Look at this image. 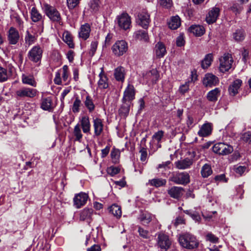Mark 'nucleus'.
I'll list each match as a JSON object with an SVG mask.
<instances>
[{
	"instance_id": "obj_1",
	"label": "nucleus",
	"mask_w": 251,
	"mask_h": 251,
	"mask_svg": "<svg viewBox=\"0 0 251 251\" xmlns=\"http://www.w3.org/2000/svg\"><path fill=\"white\" fill-rule=\"evenodd\" d=\"M180 245L184 248L193 249L198 247L199 243L196 237L189 233L180 235L179 237Z\"/></svg>"
},
{
	"instance_id": "obj_2",
	"label": "nucleus",
	"mask_w": 251,
	"mask_h": 251,
	"mask_svg": "<svg viewBox=\"0 0 251 251\" xmlns=\"http://www.w3.org/2000/svg\"><path fill=\"white\" fill-rule=\"evenodd\" d=\"M38 91L34 88L23 87L15 92V98L18 100L31 99L38 94Z\"/></svg>"
},
{
	"instance_id": "obj_3",
	"label": "nucleus",
	"mask_w": 251,
	"mask_h": 251,
	"mask_svg": "<svg viewBox=\"0 0 251 251\" xmlns=\"http://www.w3.org/2000/svg\"><path fill=\"white\" fill-rule=\"evenodd\" d=\"M44 11L46 15L51 21L60 23L62 20L61 15L54 7L47 3L44 4Z\"/></svg>"
},
{
	"instance_id": "obj_4",
	"label": "nucleus",
	"mask_w": 251,
	"mask_h": 251,
	"mask_svg": "<svg viewBox=\"0 0 251 251\" xmlns=\"http://www.w3.org/2000/svg\"><path fill=\"white\" fill-rule=\"evenodd\" d=\"M43 50L38 45L35 46L28 51L27 57L33 63H40L42 57Z\"/></svg>"
},
{
	"instance_id": "obj_5",
	"label": "nucleus",
	"mask_w": 251,
	"mask_h": 251,
	"mask_svg": "<svg viewBox=\"0 0 251 251\" xmlns=\"http://www.w3.org/2000/svg\"><path fill=\"white\" fill-rule=\"evenodd\" d=\"M212 150L215 153L222 155H227L233 151V147L224 143H218L215 144Z\"/></svg>"
},
{
	"instance_id": "obj_6",
	"label": "nucleus",
	"mask_w": 251,
	"mask_h": 251,
	"mask_svg": "<svg viewBox=\"0 0 251 251\" xmlns=\"http://www.w3.org/2000/svg\"><path fill=\"white\" fill-rule=\"evenodd\" d=\"M170 180L178 184H187L190 182V176L186 172H174L170 178Z\"/></svg>"
},
{
	"instance_id": "obj_7",
	"label": "nucleus",
	"mask_w": 251,
	"mask_h": 251,
	"mask_svg": "<svg viewBox=\"0 0 251 251\" xmlns=\"http://www.w3.org/2000/svg\"><path fill=\"white\" fill-rule=\"evenodd\" d=\"M219 61V69L220 72L222 73L228 71L231 68L233 62L231 55L229 53L224 54L223 56L220 58Z\"/></svg>"
},
{
	"instance_id": "obj_8",
	"label": "nucleus",
	"mask_w": 251,
	"mask_h": 251,
	"mask_svg": "<svg viewBox=\"0 0 251 251\" xmlns=\"http://www.w3.org/2000/svg\"><path fill=\"white\" fill-rule=\"evenodd\" d=\"M127 43L124 40L117 41L112 47L113 53L117 56L123 55L127 50Z\"/></svg>"
},
{
	"instance_id": "obj_9",
	"label": "nucleus",
	"mask_w": 251,
	"mask_h": 251,
	"mask_svg": "<svg viewBox=\"0 0 251 251\" xmlns=\"http://www.w3.org/2000/svg\"><path fill=\"white\" fill-rule=\"evenodd\" d=\"M117 23L120 28L127 30L130 28L131 25L130 17L126 13H123L117 17Z\"/></svg>"
},
{
	"instance_id": "obj_10",
	"label": "nucleus",
	"mask_w": 251,
	"mask_h": 251,
	"mask_svg": "<svg viewBox=\"0 0 251 251\" xmlns=\"http://www.w3.org/2000/svg\"><path fill=\"white\" fill-rule=\"evenodd\" d=\"M157 245L161 249L167 251L171 245V241L169 236L162 232L158 234Z\"/></svg>"
},
{
	"instance_id": "obj_11",
	"label": "nucleus",
	"mask_w": 251,
	"mask_h": 251,
	"mask_svg": "<svg viewBox=\"0 0 251 251\" xmlns=\"http://www.w3.org/2000/svg\"><path fill=\"white\" fill-rule=\"evenodd\" d=\"M7 40L10 45L17 44L20 40V34L18 30L12 26L9 29L7 34Z\"/></svg>"
},
{
	"instance_id": "obj_12",
	"label": "nucleus",
	"mask_w": 251,
	"mask_h": 251,
	"mask_svg": "<svg viewBox=\"0 0 251 251\" xmlns=\"http://www.w3.org/2000/svg\"><path fill=\"white\" fill-rule=\"evenodd\" d=\"M88 199V196L85 193L76 194L74 198V205L77 208H79L86 203Z\"/></svg>"
},
{
	"instance_id": "obj_13",
	"label": "nucleus",
	"mask_w": 251,
	"mask_h": 251,
	"mask_svg": "<svg viewBox=\"0 0 251 251\" xmlns=\"http://www.w3.org/2000/svg\"><path fill=\"white\" fill-rule=\"evenodd\" d=\"M94 214V210L92 208H85L79 213V220L86 221L89 224L92 221V217Z\"/></svg>"
},
{
	"instance_id": "obj_14",
	"label": "nucleus",
	"mask_w": 251,
	"mask_h": 251,
	"mask_svg": "<svg viewBox=\"0 0 251 251\" xmlns=\"http://www.w3.org/2000/svg\"><path fill=\"white\" fill-rule=\"evenodd\" d=\"M218 82V78L212 74H206L203 80V84L206 87L215 86Z\"/></svg>"
},
{
	"instance_id": "obj_15",
	"label": "nucleus",
	"mask_w": 251,
	"mask_h": 251,
	"mask_svg": "<svg viewBox=\"0 0 251 251\" xmlns=\"http://www.w3.org/2000/svg\"><path fill=\"white\" fill-rule=\"evenodd\" d=\"M220 14V9L218 7H213L206 17V21L209 24L215 23Z\"/></svg>"
},
{
	"instance_id": "obj_16",
	"label": "nucleus",
	"mask_w": 251,
	"mask_h": 251,
	"mask_svg": "<svg viewBox=\"0 0 251 251\" xmlns=\"http://www.w3.org/2000/svg\"><path fill=\"white\" fill-rule=\"evenodd\" d=\"M134 87L129 84L124 92L122 101L130 103V101L134 98Z\"/></svg>"
},
{
	"instance_id": "obj_17",
	"label": "nucleus",
	"mask_w": 251,
	"mask_h": 251,
	"mask_svg": "<svg viewBox=\"0 0 251 251\" xmlns=\"http://www.w3.org/2000/svg\"><path fill=\"white\" fill-rule=\"evenodd\" d=\"M184 189L181 187L173 186L168 190L169 196L174 199H178L183 195Z\"/></svg>"
},
{
	"instance_id": "obj_18",
	"label": "nucleus",
	"mask_w": 251,
	"mask_h": 251,
	"mask_svg": "<svg viewBox=\"0 0 251 251\" xmlns=\"http://www.w3.org/2000/svg\"><path fill=\"white\" fill-rule=\"evenodd\" d=\"M8 71L7 69L0 66V82L7 81L11 75L13 67L11 65H8Z\"/></svg>"
},
{
	"instance_id": "obj_19",
	"label": "nucleus",
	"mask_w": 251,
	"mask_h": 251,
	"mask_svg": "<svg viewBox=\"0 0 251 251\" xmlns=\"http://www.w3.org/2000/svg\"><path fill=\"white\" fill-rule=\"evenodd\" d=\"M242 81L241 80L237 79L235 80L228 88V92L230 96H234L238 92V90L240 88Z\"/></svg>"
},
{
	"instance_id": "obj_20",
	"label": "nucleus",
	"mask_w": 251,
	"mask_h": 251,
	"mask_svg": "<svg viewBox=\"0 0 251 251\" xmlns=\"http://www.w3.org/2000/svg\"><path fill=\"white\" fill-rule=\"evenodd\" d=\"M94 134L96 136H100L103 131V125L101 119L96 118L93 119Z\"/></svg>"
},
{
	"instance_id": "obj_21",
	"label": "nucleus",
	"mask_w": 251,
	"mask_h": 251,
	"mask_svg": "<svg viewBox=\"0 0 251 251\" xmlns=\"http://www.w3.org/2000/svg\"><path fill=\"white\" fill-rule=\"evenodd\" d=\"M101 72L99 75L100 79L98 82V87L100 89H106L108 87V78L104 73L103 68H101Z\"/></svg>"
},
{
	"instance_id": "obj_22",
	"label": "nucleus",
	"mask_w": 251,
	"mask_h": 251,
	"mask_svg": "<svg viewBox=\"0 0 251 251\" xmlns=\"http://www.w3.org/2000/svg\"><path fill=\"white\" fill-rule=\"evenodd\" d=\"M221 94V90L219 88H216L208 92L206 95V99L210 102H215Z\"/></svg>"
},
{
	"instance_id": "obj_23",
	"label": "nucleus",
	"mask_w": 251,
	"mask_h": 251,
	"mask_svg": "<svg viewBox=\"0 0 251 251\" xmlns=\"http://www.w3.org/2000/svg\"><path fill=\"white\" fill-rule=\"evenodd\" d=\"M193 161L190 158H185L176 162V167L178 169L184 170L189 168L192 164Z\"/></svg>"
},
{
	"instance_id": "obj_24",
	"label": "nucleus",
	"mask_w": 251,
	"mask_h": 251,
	"mask_svg": "<svg viewBox=\"0 0 251 251\" xmlns=\"http://www.w3.org/2000/svg\"><path fill=\"white\" fill-rule=\"evenodd\" d=\"M91 31L90 26L88 24L81 25L79 32V37L85 40L89 38Z\"/></svg>"
},
{
	"instance_id": "obj_25",
	"label": "nucleus",
	"mask_w": 251,
	"mask_h": 251,
	"mask_svg": "<svg viewBox=\"0 0 251 251\" xmlns=\"http://www.w3.org/2000/svg\"><path fill=\"white\" fill-rule=\"evenodd\" d=\"M156 55L158 58L163 57L166 53V47L162 42H158L155 46Z\"/></svg>"
},
{
	"instance_id": "obj_26",
	"label": "nucleus",
	"mask_w": 251,
	"mask_h": 251,
	"mask_svg": "<svg viewBox=\"0 0 251 251\" xmlns=\"http://www.w3.org/2000/svg\"><path fill=\"white\" fill-rule=\"evenodd\" d=\"M189 30L196 36H201L205 32L204 27L200 25H192L189 27Z\"/></svg>"
},
{
	"instance_id": "obj_27",
	"label": "nucleus",
	"mask_w": 251,
	"mask_h": 251,
	"mask_svg": "<svg viewBox=\"0 0 251 251\" xmlns=\"http://www.w3.org/2000/svg\"><path fill=\"white\" fill-rule=\"evenodd\" d=\"M81 126L84 133H89L90 131L91 125L88 116H83L80 121Z\"/></svg>"
},
{
	"instance_id": "obj_28",
	"label": "nucleus",
	"mask_w": 251,
	"mask_h": 251,
	"mask_svg": "<svg viewBox=\"0 0 251 251\" xmlns=\"http://www.w3.org/2000/svg\"><path fill=\"white\" fill-rule=\"evenodd\" d=\"M212 131L211 126L210 124H205L202 125L200 130L198 131V134L201 137H206L209 135Z\"/></svg>"
},
{
	"instance_id": "obj_29",
	"label": "nucleus",
	"mask_w": 251,
	"mask_h": 251,
	"mask_svg": "<svg viewBox=\"0 0 251 251\" xmlns=\"http://www.w3.org/2000/svg\"><path fill=\"white\" fill-rule=\"evenodd\" d=\"M130 103L129 102L123 101V103L118 111L119 114L121 117L125 118L128 115L129 111Z\"/></svg>"
},
{
	"instance_id": "obj_30",
	"label": "nucleus",
	"mask_w": 251,
	"mask_h": 251,
	"mask_svg": "<svg viewBox=\"0 0 251 251\" xmlns=\"http://www.w3.org/2000/svg\"><path fill=\"white\" fill-rule=\"evenodd\" d=\"M146 77L149 79L152 83H156L158 80L159 75L156 69H152L151 70L148 72L146 75Z\"/></svg>"
},
{
	"instance_id": "obj_31",
	"label": "nucleus",
	"mask_w": 251,
	"mask_h": 251,
	"mask_svg": "<svg viewBox=\"0 0 251 251\" xmlns=\"http://www.w3.org/2000/svg\"><path fill=\"white\" fill-rule=\"evenodd\" d=\"M52 101L51 97L43 98L41 103V108L45 110L51 111L53 109Z\"/></svg>"
},
{
	"instance_id": "obj_32",
	"label": "nucleus",
	"mask_w": 251,
	"mask_h": 251,
	"mask_svg": "<svg viewBox=\"0 0 251 251\" xmlns=\"http://www.w3.org/2000/svg\"><path fill=\"white\" fill-rule=\"evenodd\" d=\"M22 81L23 84L29 85L33 87H36L37 85V82L32 75H23L22 76Z\"/></svg>"
},
{
	"instance_id": "obj_33",
	"label": "nucleus",
	"mask_w": 251,
	"mask_h": 251,
	"mask_svg": "<svg viewBox=\"0 0 251 251\" xmlns=\"http://www.w3.org/2000/svg\"><path fill=\"white\" fill-rule=\"evenodd\" d=\"M169 28L172 29H176L181 25L180 19L178 16H173L168 23Z\"/></svg>"
},
{
	"instance_id": "obj_34",
	"label": "nucleus",
	"mask_w": 251,
	"mask_h": 251,
	"mask_svg": "<svg viewBox=\"0 0 251 251\" xmlns=\"http://www.w3.org/2000/svg\"><path fill=\"white\" fill-rule=\"evenodd\" d=\"M114 76L116 80L124 81L125 79V69L123 67H119L115 69Z\"/></svg>"
},
{
	"instance_id": "obj_35",
	"label": "nucleus",
	"mask_w": 251,
	"mask_h": 251,
	"mask_svg": "<svg viewBox=\"0 0 251 251\" xmlns=\"http://www.w3.org/2000/svg\"><path fill=\"white\" fill-rule=\"evenodd\" d=\"M109 212L117 218L121 217L122 215V210L120 206L117 204H114L108 208Z\"/></svg>"
},
{
	"instance_id": "obj_36",
	"label": "nucleus",
	"mask_w": 251,
	"mask_h": 251,
	"mask_svg": "<svg viewBox=\"0 0 251 251\" xmlns=\"http://www.w3.org/2000/svg\"><path fill=\"white\" fill-rule=\"evenodd\" d=\"M212 53L206 54L204 59L201 61V66L203 69H207L211 64L213 61Z\"/></svg>"
},
{
	"instance_id": "obj_37",
	"label": "nucleus",
	"mask_w": 251,
	"mask_h": 251,
	"mask_svg": "<svg viewBox=\"0 0 251 251\" xmlns=\"http://www.w3.org/2000/svg\"><path fill=\"white\" fill-rule=\"evenodd\" d=\"M151 185L155 187H159L165 186L166 184L167 181L165 179L161 178H154L149 180Z\"/></svg>"
},
{
	"instance_id": "obj_38",
	"label": "nucleus",
	"mask_w": 251,
	"mask_h": 251,
	"mask_svg": "<svg viewBox=\"0 0 251 251\" xmlns=\"http://www.w3.org/2000/svg\"><path fill=\"white\" fill-rule=\"evenodd\" d=\"M153 216L147 211L142 212V226H150Z\"/></svg>"
},
{
	"instance_id": "obj_39",
	"label": "nucleus",
	"mask_w": 251,
	"mask_h": 251,
	"mask_svg": "<svg viewBox=\"0 0 251 251\" xmlns=\"http://www.w3.org/2000/svg\"><path fill=\"white\" fill-rule=\"evenodd\" d=\"M30 15L32 21L35 23L40 21L42 18V15L35 7L32 8Z\"/></svg>"
},
{
	"instance_id": "obj_40",
	"label": "nucleus",
	"mask_w": 251,
	"mask_h": 251,
	"mask_svg": "<svg viewBox=\"0 0 251 251\" xmlns=\"http://www.w3.org/2000/svg\"><path fill=\"white\" fill-rule=\"evenodd\" d=\"M63 41L68 45L69 48L73 49L75 45L73 42V38L71 34L68 32H65L63 34Z\"/></svg>"
},
{
	"instance_id": "obj_41",
	"label": "nucleus",
	"mask_w": 251,
	"mask_h": 251,
	"mask_svg": "<svg viewBox=\"0 0 251 251\" xmlns=\"http://www.w3.org/2000/svg\"><path fill=\"white\" fill-rule=\"evenodd\" d=\"M142 28L147 29L150 23V15L145 10H142Z\"/></svg>"
},
{
	"instance_id": "obj_42",
	"label": "nucleus",
	"mask_w": 251,
	"mask_h": 251,
	"mask_svg": "<svg viewBox=\"0 0 251 251\" xmlns=\"http://www.w3.org/2000/svg\"><path fill=\"white\" fill-rule=\"evenodd\" d=\"M100 5V0H90L89 6L91 12L95 13L99 10Z\"/></svg>"
},
{
	"instance_id": "obj_43",
	"label": "nucleus",
	"mask_w": 251,
	"mask_h": 251,
	"mask_svg": "<svg viewBox=\"0 0 251 251\" xmlns=\"http://www.w3.org/2000/svg\"><path fill=\"white\" fill-rule=\"evenodd\" d=\"M212 173L211 166L208 164H204L201 168V174L203 177H207Z\"/></svg>"
},
{
	"instance_id": "obj_44",
	"label": "nucleus",
	"mask_w": 251,
	"mask_h": 251,
	"mask_svg": "<svg viewBox=\"0 0 251 251\" xmlns=\"http://www.w3.org/2000/svg\"><path fill=\"white\" fill-rule=\"evenodd\" d=\"M245 33L242 29L236 30L233 33V38L237 42H240L245 39Z\"/></svg>"
},
{
	"instance_id": "obj_45",
	"label": "nucleus",
	"mask_w": 251,
	"mask_h": 251,
	"mask_svg": "<svg viewBox=\"0 0 251 251\" xmlns=\"http://www.w3.org/2000/svg\"><path fill=\"white\" fill-rule=\"evenodd\" d=\"M84 104L90 113L92 112L95 108L92 99L89 96H87L84 101Z\"/></svg>"
},
{
	"instance_id": "obj_46",
	"label": "nucleus",
	"mask_w": 251,
	"mask_h": 251,
	"mask_svg": "<svg viewBox=\"0 0 251 251\" xmlns=\"http://www.w3.org/2000/svg\"><path fill=\"white\" fill-rule=\"evenodd\" d=\"M184 212L190 216L196 222H199L201 220L199 213L193 210H184Z\"/></svg>"
},
{
	"instance_id": "obj_47",
	"label": "nucleus",
	"mask_w": 251,
	"mask_h": 251,
	"mask_svg": "<svg viewBox=\"0 0 251 251\" xmlns=\"http://www.w3.org/2000/svg\"><path fill=\"white\" fill-rule=\"evenodd\" d=\"M73 133L75 136V140L80 141L82 138V134L81 133L80 125L78 124L75 126Z\"/></svg>"
},
{
	"instance_id": "obj_48",
	"label": "nucleus",
	"mask_w": 251,
	"mask_h": 251,
	"mask_svg": "<svg viewBox=\"0 0 251 251\" xmlns=\"http://www.w3.org/2000/svg\"><path fill=\"white\" fill-rule=\"evenodd\" d=\"M25 44L29 47L34 43L35 37L34 36L31 34L28 30H27L25 35Z\"/></svg>"
},
{
	"instance_id": "obj_49",
	"label": "nucleus",
	"mask_w": 251,
	"mask_h": 251,
	"mask_svg": "<svg viewBox=\"0 0 251 251\" xmlns=\"http://www.w3.org/2000/svg\"><path fill=\"white\" fill-rule=\"evenodd\" d=\"M82 104L81 100L78 97H76L73 103V107L72 108L73 113H76L79 112V107Z\"/></svg>"
},
{
	"instance_id": "obj_50",
	"label": "nucleus",
	"mask_w": 251,
	"mask_h": 251,
	"mask_svg": "<svg viewBox=\"0 0 251 251\" xmlns=\"http://www.w3.org/2000/svg\"><path fill=\"white\" fill-rule=\"evenodd\" d=\"M241 139L244 142L251 145V131H248L244 133L242 135Z\"/></svg>"
},
{
	"instance_id": "obj_51",
	"label": "nucleus",
	"mask_w": 251,
	"mask_h": 251,
	"mask_svg": "<svg viewBox=\"0 0 251 251\" xmlns=\"http://www.w3.org/2000/svg\"><path fill=\"white\" fill-rule=\"evenodd\" d=\"M159 3L161 6L166 9H170L173 6L172 0H159Z\"/></svg>"
},
{
	"instance_id": "obj_52",
	"label": "nucleus",
	"mask_w": 251,
	"mask_h": 251,
	"mask_svg": "<svg viewBox=\"0 0 251 251\" xmlns=\"http://www.w3.org/2000/svg\"><path fill=\"white\" fill-rule=\"evenodd\" d=\"M80 0H67V3L69 9H73L79 3Z\"/></svg>"
},
{
	"instance_id": "obj_53",
	"label": "nucleus",
	"mask_w": 251,
	"mask_h": 251,
	"mask_svg": "<svg viewBox=\"0 0 251 251\" xmlns=\"http://www.w3.org/2000/svg\"><path fill=\"white\" fill-rule=\"evenodd\" d=\"M229 9L236 15L239 14L242 10L241 7L237 3H234L230 7Z\"/></svg>"
},
{
	"instance_id": "obj_54",
	"label": "nucleus",
	"mask_w": 251,
	"mask_h": 251,
	"mask_svg": "<svg viewBox=\"0 0 251 251\" xmlns=\"http://www.w3.org/2000/svg\"><path fill=\"white\" fill-rule=\"evenodd\" d=\"M120 171V168L117 167L111 166L107 169V173L111 176L118 174Z\"/></svg>"
},
{
	"instance_id": "obj_55",
	"label": "nucleus",
	"mask_w": 251,
	"mask_h": 251,
	"mask_svg": "<svg viewBox=\"0 0 251 251\" xmlns=\"http://www.w3.org/2000/svg\"><path fill=\"white\" fill-rule=\"evenodd\" d=\"M113 37V35L111 33H108L105 37L104 43L102 46L103 49L106 48L109 46L111 43V40Z\"/></svg>"
},
{
	"instance_id": "obj_56",
	"label": "nucleus",
	"mask_w": 251,
	"mask_h": 251,
	"mask_svg": "<svg viewBox=\"0 0 251 251\" xmlns=\"http://www.w3.org/2000/svg\"><path fill=\"white\" fill-rule=\"evenodd\" d=\"M189 89V81L186 82L185 84L180 86L179 91L180 93L184 94Z\"/></svg>"
},
{
	"instance_id": "obj_57",
	"label": "nucleus",
	"mask_w": 251,
	"mask_h": 251,
	"mask_svg": "<svg viewBox=\"0 0 251 251\" xmlns=\"http://www.w3.org/2000/svg\"><path fill=\"white\" fill-rule=\"evenodd\" d=\"M164 134L163 131L162 130L158 131V132H156L152 136V139L154 141H156L157 143H158L162 139L163 136Z\"/></svg>"
},
{
	"instance_id": "obj_58",
	"label": "nucleus",
	"mask_w": 251,
	"mask_h": 251,
	"mask_svg": "<svg viewBox=\"0 0 251 251\" xmlns=\"http://www.w3.org/2000/svg\"><path fill=\"white\" fill-rule=\"evenodd\" d=\"M98 45V41H93L92 42L91 44V48L90 50V53H91L92 55H93L95 53L97 49Z\"/></svg>"
},
{
	"instance_id": "obj_59",
	"label": "nucleus",
	"mask_w": 251,
	"mask_h": 251,
	"mask_svg": "<svg viewBox=\"0 0 251 251\" xmlns=\"http://www.w3.org/2000/svg\"><path fill=\"white\" fill-rule=\"evenodd\" d=\"M206 240L212 243H217L218 241V238L211 233H209L206 235Z\"/></svg>"
},
{
	"instance_id": "obj_60",
	"label": "nucleus",
	"mask_w": 251,
	"mask_h": 251,
	"mask_svg": "<svg viewBox=\"0 0 251 251\" xmlns=\"http://www.w3.org/2000/svg\"><path fill=\"white\" fill-rule=\"evenodd\" d=\"M185 43L184 37L182 34L178 36L176 40V44L178 47H182L184 46Z\"/></svg>"
},
{
	"instance_id": "obj_61",
	"label": "nucleus",
	"mask_w": 251,
	"mask_h": 251,
	"mask_svg": "<svg viewBox=\"0 0 251 251\" xmlns=\"http://www.w3.org/2000/svg\"><path fill=\"white\" fill-rule=\"evenodd\" d=\"M171 162L170 161H167L165 162H163L161 164L158 165V169H164V170H167L168 168H170Z\"/></svg>"
},
{
	"instance_id": "obj_62",
	"label": "nucleus",
	"mask_w": 251,
	"mask_h": 251,
	"mask_svg": "<svg viewBox=\"0 0 251 251\" xmlns=\"http://www.w3.org/2000/svg\"><path fill=\"white\" fill-rule=\"evenodd\" d=\"M67 58L70 62H72L74 59L75 52L72 50H69L67 53Z\"/></svg>"
},
{
	"instance_id": "obj_63",
	"label": "nucleus",
	"mask_w": 251,
	"mask_h": 251,
	"mask_svg": "<svg viewBox=\"0 0 251 251\" xmlns=\"http://www.w3.org/2000/svg\"><path fill=\"white\" fill-rule=\"evenodd\" d=\"M121 151L119 149L113 148L111 151L110 157H119Z\"/></svg>"
},
{
	"instance_id": "obj_64",
	"label": "nucleus",
	"mask_w": 251,
	"mask_h": 251,
	"mask_svg": "<svg viewBox=\"0 0 251 251\" xmlns=\"http://www.w3.org/2000/svg\"><path fill=\"white\" fill-rule=\"evenodd\" d=\"M87 251H101V248L99 245L95 244L91 248H88Z\"/></svg>"
}]
</instances>
